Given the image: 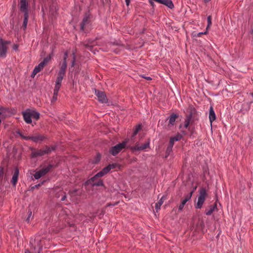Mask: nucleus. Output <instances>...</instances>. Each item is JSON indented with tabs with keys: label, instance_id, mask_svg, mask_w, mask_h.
I'll return each instance as SVG.
<instances>
[{
	"label": "nucleus",
	"instance_id": "1",
	"mask_svg": "<svg viewBox=\"0 0 253 253\" xmlns=\"http://www.w3.org/2000/svg\"><path fill=\"white\" fill-rule=\"evenodd\" d=\"M116 165V164L109 165L108 166L104 168L101 171H99L92 177L90 179V182L93 186H103V181L100 179H99V178L107 173L111 169H115Z\"/></svg>",
	"mask_w": 253,
	"mask_h": 253
},
{
	"label": "nucleus",
	"instance_id": "2",
	"mask_svg": "<svg viewBox=\"0 0 253 253\" xmlns=\"http://www.w3.org/2000/svg\"><path fill=\"white\" fill-rule=\"evenodd\" d=\"M42 240L37 238L34 241H30V244L32 245L30 250H26L25 253H40L42 248V245L41 243Z\"/></svg>",
	"mask_w": 253,
	"mask_h": 253
},
{
	"label": "nucleus",
	"instance_id": "3",
	"mask_svg": "<svg viewBox=\"0 0 253 253\" xmlns=\"http://www.w3.org/2000/svg\"><path fill=\"white\" fill-rule=\"evenodd\" d=\"M16 133L18 134L22 139L26 140L31 139L35 142L42 141L45 139V137L44 136L39 134H36L33 136H28L25 135L23 133H22V132H21L20 131H17Z\"/></svg>",
	"mask_w": 253,
	"mask_h": 253
},
{
	"label": "nucleus",
	"instance_id": "4",
	"mask_svg": "<svg viewBox=\"0 0 253 253\" xmlns=\"http://www.w3.org/2000/svg\"><path fill=\"white\" fill-rule=\"evenodd\" d=\"M127 143V140H125L122 143L112 147L109 150V152L112 155L116 156L120 152L126 147Z\"/></svg>",
	"mask_w": 253,
	"mask_h": 253
},
{
	"label": "nucleus",
	"instance_id": "5",
	"mask_svg": "<svg viewBox=\"0 0 253 253\" xmlns=\"http://www.w3.org/2000/svg\"><path fill=\"white\" fill-rule=\"evenodd\" d=\"M10 43V41H5L0 39V58H5L8 49V45Z\"/></svg>",
	"mask_w": 253,
	"mask_h": 253
},
{
	"label": "nucleus",
	"instance_id": "6",
	"mask_svg": "<svg viewBox=\"0 0 253 253\" xmlns=\"http://www.w3.org/2000/svg\"><path fill=\"white\" fill-rule=\"evenodd\" d=\"M207 192L205 189L202 188L200 191V194L198 198V202L195 207L196 209H201L206 200Z\"/></svg>",
	"mask_w": 253,
	"mask_h": 253
},
{
	"label": "nucleus",
	"instance_id": "7",
	"mask_svg": "<svg viewBox=\"0 0 253 253\" xmlns=\"http://www.w3.org/2000/svg\"><path fill=\"white\" fill-rule=\"evenodd\" d=\"M18 6L20 12L23 14L29 13L30 6L28 0H19Z\"/></svg>",
	"mask_w": 253,
	"mask_h": 253
},
{
	"label": "nucleus",
	"instance_id": "8",
	"mask_svg": "<svg viewBox=\"0 0 253 253\" xmlns=\"http://www.w3.org/2000/svg\"><path fill=\"white\" fill-rule=\"evenodd\" d=\"M53 167L52 165H49L47 167L43 168L41 170L37 171L34 174V176L35 179H39L41 177L45 175Z\"/></svg>",
	"mask_w": 253,
	"mask_h": 253
},
{
	"label": "nucleus",
	"instance_id": "9",
	"mask_svg": "<svg viewBox=\"0 0 253 253\" xmlns=\"http://www.w3.org/2000/svg\"><path fill=\"white\" fill-rule=\"evenodd\" d=\"M150 141H148L142 145H140L138 142L135 143V145L130 147V149L132 151H142L144 150L149 147Z\"/></svg>",
	"mask_w": 253,
	"mask_h": 253
},
{
	"label": "nucleus",
	"instance_id": "10",
	"mask_svg": "<svg viewBox=\"0 0 253 253\" xmlns=\"http://www.w3.org/2000/svg\"><path fill=\"white\" fill-rule=\"evenodd\" d=\"M211 19H212L211 16V15H209L208 17V18H207V20H208V25H207V27L206 28V31L205 32H200V33H194L192 34L193 37H201L203 35L207 34L208 30L209 28L211 27V24H212V23H211Z\"/></svg>",
	"mask_w": 253,
	"mask_h": 253
},
{
	"label": "nucleus",
	"instance_id": "11",
	"mask_svg": "<svg viewBox=\"0 0 253 253\" xmlns=\"http://www.w3.org/2000/svg\"><path fill=\"white\" fill-rule=\"evenodd\" d=\"M90 23V18L89 15H85L83 21L81 23V29L82 31L86 30V27H88Z\"/></svg>",
	"mask_w": 253,
	"mask_h": 253
},
{
	"label": "nucleus",
	"instance_id": "12",
	"mask_svg": "<svg viewBox=\"0 0 253 253\" xmlns=\"http://www.w3.org/2000/svg\"><path fill=\"white\" fill-rule=\"evenodd\" d=\"M196 114V111L194 108L190 107L188 110V114L186 115V119H189L193 122H194L195 119V116Z\"/></svg>",
	"mask_w": 253,
	"mask_h": 253
},
{
	"label": "nucleus",
	"instance_id": "13",
	"mask_svg": "<svg viewBox=\"0 0 253 253\" xmlns=\"http://www.w3.org/2000/svg\"><path fill=\"white\" fill-rule=\"evenodd\" d=\"M95 94L97 97L98 100L100 102L105 103L107 102V97L104 92L98 90H95Z\"/></svg>",
	"mask_w": 253,
	"mask_h": 253
},
{
	"label": "nucleus",
	"instance_id": "14",
	"mask_svg": "<svg viewBox=\"0 0 253 253\" xmlns=\"http://www.w3.org/2000/svg\"><path fill=\"white\" fill-rule=\"evenodd\" d=\"M193 193V192L192 191L185 197V198L182 201L181 204L179 206L178 209L179 210L181 211L183 210L184 206L186 204L187 202L188 201L191 199Z\"/></svg>",
	"mask_w": 253,
	"mask_h": 253
},
{
	"label": "nucleus",
	"instance_id": "15",
	"mask_svg": "<svg viewBox=\"0 0 253 253\" xmlns=\"http://www.w3.org/2000/svg\"><path fill=\"white\" fill-rule=\"evenodd\" d=\"M64 77V76L60 75L59 74L57 75V77L56 79L54 87V89H55V91H56L57 90H59L61 85L62 81L63 80Z\"/></svg>",
	"mask_w": 253,
	"mask_h": 253
},
{
	"label": "nucleus",
	"instance_id": "16",
	"mask_svg": "<svg viewBox=\"0 0 253 253\" xmlns=\"http://www.w3.org/2000/svg\"><path fill=\"white\" fill-rule=\"evenodd\" d=\"M23 116L24 121L27 124H31L32 123L31 115L30 110H27L25 112H23Z\"/></svg>",
	"mask_w": 253,
	"mask_h": 253
},
{
	"label": "nucleus",
	"instance_id": "17",
	"mask_svg": "<svg viewBox=\"0 0 253 253\" xmlns=\"http://www.w3.org/2000/svg\"><path fill=\"white\" fill-rule=\"evenodd\" d=\"M43 155H45V152H44L43 149L39 150L34 149L32 152V156L33 158Z\"/></svg>",
	"mask_w": 253,
	"mask_h": 253
},
{
	"label": "nucleus",
	"instance_id": "18",
	"mask_svg": "<svg viewBox=\"0 0 253 253\" xmlns=\"http://www.w3.org/2000/svg\"><path fill=\"white\" fill-rule=\"evenodd\" d=\"M67 67V63H65V62H63V63H62V64L61 65V67L60 68V70L59 71L58 74L65 76Z\"/></svg>",
	"mask_w": 253,
	"mask_h": 253
},
{
	"label": "nucleus",
	"instance_id": "19",
	"mask_svg": "<svg viewBox=\"0 0 253 253\" xmlns=\"http://www.w3.org/2000/svg\"><path fill=\"white\" fill-rule=\"evenodd\" d=\"M19 175V170L17 168H16L14 170V174L13 175L11 183L13 184L14 186H15L17 182L18 178Z\"/></svg>",
	"mask_w": 253,
	"mask_h": 253
},
{
	"label": "nucleus",
	"instance_id": "20",
	"mask_svg": "<svg viewBox=\"0 0 253 253\" xmlns=\"http://www.w3.org/2000/svg\"><path fill=\"white\" fill-rule=\"evenodd\" d=\"M178 118V115L173 113L172 114L169 118V126H173L174 124V123L175 122L176 119Z\"/></svg>",
	"mask_w": 253,
	"mask_h": 253
},
{
	"label": "nucleus",
	"instance_id": "21",
	"mask_svg": "<svg viewBox=\"0 0 253 253\" xmlns=\"http://www.w3.org/2000/svg\"><path fill=\"white\" fill-rule=\"evenodd\" d=\"M216 116L213 110V108L212 107H211L210 108V112H209V119L211 123L213 121L215 120Z\"/></svg>",
	"mask_w": 253,
	"mask_h": 253
},
{
	"label": "nucleus",
	"instance_id": "22",
	"mask_svg": "<svg viewBox=\"0 0 253 253\" xmlns=\"http://www.w3.org/2000/svg\"><path fill=\"white\" fill-rule=\"evenodd\" d=\"M166 200V198L165 196L162 197V198L160 199V200L156 203L155 204V210L157 212L160 209V207L161 205L164 203V201Z\"/></svg>",
	"mask_w": 253,
	"mask_h": 253
},
{
	"label": "nucleus",
	"instance_id": "23",
	"mask_svg": "<svg viewBox=\"0 0 253 253\" xmlns=\"http://www.w3.org/2000/svg\"><path fill=\"white\" fill-rule=\"evenodd\" d=\"M96 44L95 41H88L86 43H84V46L89 50H91L92 47Z\"/></svg>",
	"mask_w": 253,
	"mask_h": 253
},
{
	"label": "nucleus",
	"instance_id": "24",
	"mask_svg": "<svg viewBox=\"0 0 253 253\" xmlns=\"http://www.w3.org/2000/svg\"><path fill=\"white\" fill-rule=\"evenodd\" d=\"M55 149V147L54 146L49 147L46 146L44 148H43L44 152H45V155L50 154L52 151H54Z\"/></svg>",
	"mask_w": 253,
	"mask_h": 253
},
{
	"label": "nucleus",
	"instance_id": "25",
	"mask_svg": "<svg viewBox=\"0 0 253 253\" xmlns=\"http://www.w3.org/2000/svg\"><path fill=\"white\" fill-rule=\"evenodd\" d=\"M28 18H29V13L24 14V21H23V26H22L24 30H25L27 28Z\"/></svg>",
	"mask_w": 253,
	"mask_h": 253
},
{
	"label": "nucleus",
	"instance_id": "26",
	"mask_svg": "<svg viewBox=\"0 0 253 253\" xmlns=\"http://www.w3.org/2000/svg\"><path fill=\"white\" fill-rule=\"evenodd\" d=\"M30 111L31 113V118H33V119H35L37 120L39 119L40 114L38 112L33 110H30Z\"/></svg>",
	"mask_w": 253,
	"mask_h": 253
},
{
	"label": "nucleus",
	"instance_id": "27",
	"mask_svg": "<svg viewBox=\"0 0 253 253\" xmlns=\"http://www.w3.org/2000/svg\"><path fill=\"white\" fill-rule=\"evenodd\" d=\"M44 67L43 63H40L38 66H36L34 69L35 73H38L40 72Z\"/></svg>",
	"mask_w": 253,
	"mask_h": 253
},
{
	"label": "nucleus",
	"instance_id": "28",
	"mask_svg": "<svg viewBox=\"0 0 253 253\" xmlns=\"http://www.w3.org/2000/svg\"><path fill=\"white\" fill-rule=\"evenodd\" d=\"M215 208H216V204H214L213 206H211L210 209L206 211V214L208 215H211Z\"/></svg>",
	"mask_w": 253,
	"mask_h": 253
},
{
	"label": "nucleus",
	"instance_id": "29",
	"mask_svg": "<svg viewBox=\"0 0 253 253\" xmlns=\"http://www.w3.org/2000/svg\"><path fill=\"white\" fill-rule=\"evenodd\" d=\"M141 129V126L140 125H139L137 126H136L133 132L131 137L132 138L134 137L138 133V132H139V131H140V130Z\"/></svg>",
	"mask_w": 253,
	"mask_h": 253
},
{
	"label": "nucleus",
	"instance_id": "30",
	"mask_svg": "<svg viewBox=\"0 0 253 253\" xmlns=\"http://www.w3.org/2000/svg\"><path fill=\"white\" fill-rule=\"evenodd\" d=\"M141 129V126L140 125H139L137 126H136L133 132L131 137L132 138L134 137L138 133V132H139V131H140V130Z\"/></svg>",
	"mask_w": 253,
	"mask_h": 253
},
{
	"label": "nucleus",
	"instance_id": "31",
	"mask_svg": "<svg viewBox=\"0 0 253 253\" xmlns=\"http://www.w3.org/2000/svg\"><path fill=\"white\" fill-rule=\"evenodd\" d=\"M141 129V126L140 125H139L137 126H136L133 132L131 137L132 138L134 137L138 133V132H139V131H140V130Z\"/></svg>",
	"mask_w": 253,
	"mask_h": 253
},
{
	"label": "nucleus",
	"instance_id": "32",
	"mask_svg": "<svg viewBox=\"0 0 253 253\" xmlns=\"http://www.w3.org/2000/svg\"><path fill=\"white\" fill-rule=\"evenodd\" d=\"M193 122L189 121V119H186L184 122V127L185 128H188L189 130L190 129V127H189L190 124H192Z\"/></svg>",
	"mask_w": 253,
	"mask_h": 253
},
{
	"label": "nucleus",
	"instance_id": "33",
	"mask_svg": "<svg viewBox=\"0 0 253 253\" xmlns=\"http://www.w3.org/2000/svg\"><path fill=\"white\" fill-rule=\"evenodd\" d=\"M171 138L172 140H174V141H177L181 139L182 138V135L179 133H177L176 135L171 137Z\"/></svg>",
	"mask_w": 253,
	"mask_h": 253
},
{
	"label": "nucleus",
	"instance_id": "34",
	"mask_svg": "<svg viewBox=\"0 0 253 253\" xmlns=\"http://www.w3.org/2000/svg\"><path fill=\"white\" fill-rule=\"evenodd\" d=\"M51 56L50 55H48L44 58L43 60L41 63H43V65L45 66L48 62L51 59Z\"/></svg>",
	"mask_w": 253,
	"mask_h": 253
},
{
	"label": "nucleus",
	"instance_id": "35",
	"mask_svg": "<svg viewBox=\"0 0 253 253\" xmlns=\"http://www.w3.org/2000/svg\"><path fill=\"white\" fill-rule=\"evenodd\" d=\"M58 91L59 90L55 91V89H54L53 96L52 97V101H55L57 99Z\"/></svg>",
	"mask_w": 253,
	"mask_h": 253
},
{
	"label": "nucleus",
	"instance_id": "36",
	"mask_svg": "<svg viewBox=\"0 0 253 253\" xmlns=\"http://www.w3.org/2000/svg\"><path fill=\"white\" fill-rule=\"evenodd\" d=\"M28 213V216L27 218H26V221L28 223H29L30 221L31 216H32V212L31 210H29Z\"/></svg>",
	"mask_w": 253,
	"mask_h": 253
},
{
	"label": "nucleus",
	"instance_id": "37",
	"mask_svg": "<svg viewBox=\"0 0 253 253\" xmlns=\"http://www.w3.org/2000/svg\"><path fill=\"white\" fill-rule=\"evenodd\" d=\"M3 169L2 168H0V181L2 180L3 177Z\"/></svg>",
	"mask_w": 253,
	"mask_h": 253
},
{
	"label": "nucleus",
	"instance_id": "38",
	"mask_svg": "<svg viewBox=\"0 0 253 253\" xmlns=\"http://www.w3.org/2000/svg\"><path fill=\"white\" fill-rule=\"evenodd\" d=\"M172 147L169 146L168 145V147L167 148L166 153L168 155H169L170 152L172 151Z\"/></svg>",
	"mask_w": 253,
	"mask_h": 253
},
{
	"label": "nucleus",
	"instance_id": "39",
	"mask_svg": "<svg viewBox=\"0 0 253 253\" xmlns=\"http://www.w3.org/2000/svg\"><path fill=\"white\" fill-rule=\"evenodd\" d=\"M174 142L173 140H172L171 139V138H170V140H169V146H171L173 147V145H174Z\"/></svg>",
	"mask_w": 253,
	"mask_h": 253
},
{
	"label": "nucleus",
	"instance_id": "40",
	"mask_svg": "<svg viewBox=\"0 0 253 253\" xmlns=\"http://www.w3.org/2000/svg\"><path fill=\"white\" fill-rule=\"evenodd\" d=\"M67 57H68V53H67V52H66L64 55L63 62H65V63H67Z\"/></svg>",
	"mask_w": 253,
	"mask_h": 253
},
{
	"label": "nucleus",
	"instance_id": "41",
	"mask_svg": "<svg viewBox=\"0 0 253 253\" xmlns=\"http://www.w3.org/2000/svg\"><path fill=\"white\" fill-rule=\"evenodd\" d=\"M73 60L72 62V65H71L72 67L74 66L75 63V55L74 53H73Z\"/></svg>",
	"mask_w": 253,
	"mask_h": 253
},
{
	"label": "nucleus",
	"instance_id": "42",
	"mask_svg": "<svg viewBox=\"0 0 253 253\" xmlns=\"http://www.w3.org/2000/svg\"><path fill=\"white\" fill-rule=\"evenodd\" d=\"M19 45L17 44H15L13 46V49L14 50H17L18 49Z\"/></svg>",
	"mask_w": 253,
	"mask_h": 253
},
{
	"label": "nucleus",
	"instance_id": "43",
	"mask_svg": "<svg viewBox=\"0 0 253 253\" xmlns=\"http://www.w3.org/2000/svg\"><path fill=\"white\" fill-rule=\"evenodd\" d=\"M38 74V73H35V71H34V70H33V73H32V75H31V77H32V78H34V77H35V76H36V74Z\"/></svg>",
	"mask_w": 253,
	"mask_h": 253
},
{
	"label": "nucleus",
	"instance_id": "44",
	"mask_svg": "<svg viewBox=\"0 0 253 253\" xmlns=\"http://www.w3.org/2000/svg\"><path fill=\"white\" fill-rule=\"evenodd\" d=\"M44 181H44V180H43L42 182H41V183H39V184H37V187H38V188H39V187H40L42 184H43V183L44 182Z\"/></svg>",
	"mask_w": 253,
	"mask_h": 253
},
{
	"label": "nucleus",
	"instance_id": "45",
	"mask_svg": "<svg viewBox=\"0 0 253 253\" xmlns=\"http://www.w3.org/2000/svg\"><path fill=\"white\" fill-rule=\"evenodd\" d=\"M130 0H125L126 5H129Z\"/></svg>",
	"mask_w": 253,
	"mask_h": 253
},
{
	"label": "nucleus",
	"instance_id": "46",
	"mask_svg": "<svg viewBox=\"0 0 253 253\" xmlns=\"http://www.w3.org/2000/svg\"><path fill=\"white\" fill-rule=\"evenodd\" d=\"M66 198V195H64V196H63L61 198V200L62 201H65V200Z\"/></svg>",
	"mask_w": 253,
	"mask_h": 253
},
{
	"label": "nucleus",
	"instance_id": "47",
	"mask_svg": "<svg viewBox=\"0 0 253 253\" xmlns=\"http://www.w3.org/2000/svg\"><path fill=\"white\" fill-rule=\"evenodd\" d=\"M211 0H203L204 2L205 3H208L209 2V1H210Z\"/></svg>",
	"mask_w": 253,
	"mask_h": 253
},
{
	"label": "nucleus",
	"instance_id": "48",
	"mask_svg": "<svg viewBox=\"0 0 253 253\" xmlns=\"http://www.w3.org/2000/svg\"><path fill=\"white\" fill-rule=\"evenodd\" d=\"M147 80H150L151 78L149 77H144Z\"/></svg>",
	"mask_w": 253,
	"mask_h": 253
},
{
	"label": "nucleus",
	"instance_id": "49",
	"mask_svg": "<svg viewBox=\"0 0 253 253\" xmlns=\"http://www.w3.org/2000/svg\"><path fill=\"white\" fill-rule=\"evenodd\" d=\"M32 189H35V188H38L37 185H35V186H33L32 187Z\"/></svg>",
	"mask_w": 253,
	"mask_h": 253
},
{
	"label": "nucleus",
	"instance_id": "50",
	"mask_svg": "<svg viewBox=\"0 0 253 253\" xmlns=\"http://www.w3.org/2000/svg\"><path fill=\"white\" fill-rule=\"evenodd\" d=\"M182 133H183L184 134H186V132H185V131H182Z\"/></svg>",
	"mask_w": 253,
	"mask_h": 253
},
{
	"label": "nucleus",
	"instance_id": "51",
	"mask_svg": "<svg viewBox=\"0 0 253 253\" xmlns=\"http://www.w3.org/2000/svg\"><path fill=\"white\" fill-rule=\"evenodd\" d=\"M252 33L253 34V30H252Z\"/></svg>",
	"mask_w": 253,
	"mask_h": 253
}]
</instances>
